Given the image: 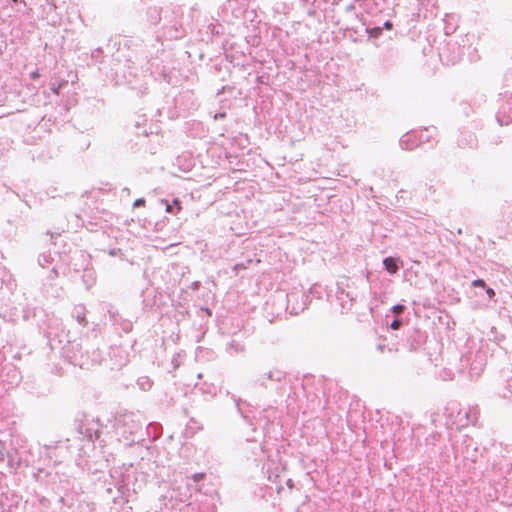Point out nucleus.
<instances>
[{
    "label": "nucleus",
    "mask_w": 512,
    "mask_h": 512,
    "mask_svg": "<svg viewBox=\"0 0 512 512\" xmlns=\"http://www.w3.org/2000/svg\"><path fill=\"white\" fill-rule=\"evenodd\" d=\"M68 334L65 335L66 342L61 347L62 356L74 366H79L82 369H89L93 365L100 364L103 357L102 352L99 348L92 349V358H84L82 351L85 344H88V337H80L78 339H69Z\"/></svg>",
    "instance_id": "obj_1"
},
{
    "label": "nucleus",
    "mask_w": 512,
    "mask_h": 512,
    "mask_svg": "<svg viewBox=\"0 0 512 512\" xmlns=\"http://www.w3.org/2000/svg\"><path fill=\"white\" fill-rule=\"evenodd\" d=\"M143 426L141 416L133 412H126L116 419L115 429L119 439L125 445H132L143 440Z\"/></svg>",
    "instance_id": "obj_2"
},
{
    "label": "nucleus",
    "mask_w": 512,
    "mask_h": 512,
    "mask_svg": "<svg viewBox=\"0 0 512 512\" xmlns=\"http://www.w3.org/2000/svg\"><path fill=\"white\" fill-rule=\"evenodd\" d=\"M353 284L354 283L347 276H341L337 280L336 299L342 308V311L350 310L357 298Z\"/></svg>",
    "instance_id": "obj_3"
},
{
    "label": "nucleus",
    "mask_w": 512,
    "mask_h": 512,
    "mask_svg": "<svg viewBox=\"0 0 512 512\" xmlns=\"http://www.w3.org/2000/svg\"><path fill=\"white\" fill-rule=\"evenodd\" d=\"M311 302L309 292L302 287H295L286 294V309L291 315L303 312Z\"/></svg>",
    "instance_id": "obj_4"
},
{
    "label": "nucleus",
    "mask_w": 512,
    "mask_h": 512,
    "mask_svg": "<svg viewBox=\"0 0 512 512\" xmlns=\"http://www.w3.org/2000/svg\"><path fill=\"white\" fill-rule=\"evenodd\" d=\"M77 422V432L83 437V439L94 443V441L99 438L101 433V424L98 419L84 414L80 419H77Z\"/></svg>",
    "instance_id": "obj_5"
},
{
    "label": "nucleus",
    "mask_w": 512,
    "mask_h": 512,
    "mask_svg": "<svg viewBox=\"0 0 512 512\" xmlns=\"http://www.w3.org/2000/svg\"><path fill=\"white\" fill-rule=\"evenodd\" d=\"M116 488L123 503H128L132 494L137 492L135 475L130 472L123 474L121 479L117 481Z\"/></svg>",
    "instance_id": "obj_6"
},
{
    "label": "nucleus",
    "mask_w": 512,
    "mask_h": 512,
    "mask_svg": "<svg viewBox=\"0 0 512 512\" xmlns=\"http://www.w3.org/2000/svg\"><path fill=\"white\" fill-rule=\"evenodd\" d=\"M496 120L501 126L512 123V92L500 94Z\"/></svg>",
    "instance_id": "obj_7"
},
{
    "label": "nucleus",
    "mask_w": 512,
    "mask_h": 512,
    "mask_svg": "<svg viewBox=\"0 0 512 512\" xmlns=\"http://www.w3.org/2000/svg\"><path fill=\"white\" fill-rule=\"evenodd\" d=\"M286 372L279 368H272L267 372L258 374L254 379V384L259 387L268 388L269 382L282 383L286 379Z\"/></svg>",
    "instance_id": "obj_8"
},
{
    "label": "nucleus",
    "mask_w": 512,
    "mask_h": 512,
    "mask_svg": "<svg viewBox=\"0 0 512 512\" xmlns=\"http://www.w3.org/2000/svg\"><path fill=\"white\" fill-rule=\"evenodd\" d=\"M454 451V458L457 460L459 457H462L463 460H470L471 462L476 461L477 448L472 447V443L470 440H463L461 445H452Z\"/></svg>",
    "instance_id": "obj_9"
},
{
    "label": "nucleus",
    "mask_w": 512,
    "mask_h": 512,
    "mask_svg": "<svg viewBox=\"0 0 512 512\" xmlns=\"http://www.w3.org/2000/svg\"><path fill=\"white\" fill-rule=\"evenodd\" d=\"M427 140L422 132L409 131L400 138L399 144L404 150H413Z\"/></svg>",
    "instance_id": "obj_10"
},
{
    "label": "nucleus",
    "mask_w": 512,
    "mask_h": 512,
    "mask_svg": "<svg viewBox=\"0 0 512 512\" xmlns=\"http://www.w3.org/2000/svg\"><path fill=\"white\" fill-rule=\"evenodd\" d=\"M172 14H174V12ZM163 29L164 36L169 40L179 39L184 36L182 23L175 15H172L171 20L163 26Z\"/></svg>",
    "instance_id": "obj_11"
},
{
    "label": "nucleus",
    "mask_w": 512,
    "mask_h": 512,
    "mask_svg": "<svg viewBox=\"0 0 512 512\" xmlns=\"http://www.w3.org/2000/svg\"><path fill=\"white\" fill-rule=\"evenodd\" d=\"M108 314L110 321L114 326L119 327L125 333H129L132 330V322L128 319H125L117 310L109 309Z\"/></svg>",
    "instance_id": "obj_12"
},
{
    "label": "nucleus",
    "mask_w": 512,
    "mask_h": 512,
    "mask_svg": "<svg viewBox=\"0 0 512 512\" xmlns=\"http://www.w3.org/2000/svg\"><path fill=\"white\" fill-rule=\"evenodd\" d=\"M459 419L454 423L458 428L467 426L469 423L474 424L477 420L476 413L472 412V409H466L463 412H458Z\"/></svg>",
    "instance_id": "obj_13"
},
{
    "label": "nucleus",
    "mask_w": 512,
    "mask_h": 512,
    "mask_svg": "<svg viewBox=\"0 0 512 512\" xmlns=\"http://www.w3.org/2000/svg\"><path fill=\"white\" fill-rule=\"evenodd\" d=\"M87 309L83 304H77L73 307L71 315L78 322L79 325L85 327L88 325L86 318Z\"/></svg>",
    "instance_id": "obj_14"
},
{
    "label": "nucleus",
    "mask_w": 512,
    "mask_h": 512,
    "mask_svg": "<svg viewBox=\"0 0 512 512\" xmlns=\"http://www.w3.org/2000/svg\"><path fill=\"white\" fill-rule=\"evenodd\" d=\"M232 399L236 405L239 414L243 417L245 422L250 426H254L253 419L249 416L248 412L245 411L243 408V405H246L247 407H249L250 405L235 395H232Z\"/></svg>",
    "instance_id": "obj_15"
},
{
    "label": "nucleus",
    "mask_w": 512,
    "mask_h": 512,
    "mask_svg": "<svg viewBox=\"0 0 512 512\" xmlns=\"http://www.w3.org/2000/svg\"><path fill=\"white\" fill-rule=\"evenodd\" d=\"M409 351H416L422 344V337L417 330H413L407 338Z\"/></svg>",
    "instance_id": "obj_16"
},
{
    "label": "nucleus",
    "mask_w": 512,
    "mask_h": 512,
    "mask_svg": "<svg viewBox=\"0 0 512 512\" xmlns=\"http://www.w3.org/2000/svg\"><path fill=\"white\" fill-rule=\"evenodd\" d=\"M376 350L388 359L393 358L394 355L398 352V348L395 345L389 346L383 342H380L376 345Z\"/></svg>",
    "instance_id": "obj_17"
},
{
    "label": "nucleus",
    "mask_w": 512,
    "mask_h": 512,
    "mask_svg": "<svg viewBox=\"0 0 512 512\" xmlns=\"http://www.w3.org/2000/svg\"><path fill=\"white\" fill-rule=\"evenodd\" d=\"M383 265L385 270L390 274H395L400 266H399V259L394 257H386L383 259Z\"/></svg>",
    "instance_id": "obj_18"
},
{
    "label": "nucleus",
    "mask_w": 512,
    "mask_h": 512,
    "mask_svg": "<svg viewBox=\"0 0 512 512\" xmlns=\"http://www.w3.org/2000/svg\"><path fill=\"white\" fill-rule=\"evenodd\" d=\"M82 281L87 289H90L96 283V273L93 269H84Z\"/></svg>",
    "instance_id": "obj_19"
},
{
    "label": "nucleus",
    "mask_w": 512,
    "mask_h": 512,
    "mask_svg": "<svg viewBox=\"0 0 512 512\" xmlns=\"http://www.w3.org/2000/svg\"><path fill=\"white\" fill-rule=\"evenodd\" d=\"M7 376L11 379L8 380L9 385H17L21 379L20 372L14 366H6Z\"/></svg>",
    "instance_id": "obj_20"
},
{
    "label": "nucleus",
    "mask_w": 512,
    "mask_h": 512,
    "mask_svg": "<svg viewBox=\"0 0 512 512\" xmlns=\"http://www.w3.org/2000/svg\"><path fill=\"white\" fill-rule=\"evenodd\" d=\"M244 349V345L235 340H231L226 346V352L231 356L244 352Z\"/></svg>",
    "instance_id": "obj_21"
},
{
    "label": "nucleus",
    "mask_w": 512,
    "mask_h": 512,
    "mask_svg": "<svg viewBox=\"0 0 512 512\" xmlns=\"http://www.w3.org/2000/svg\"><path fill=\"white\" fill-rule=\"evenodd\" d=\"M147 120L143 119L142 122L136 121L135 122V128H136V134L138 136L148 137L150 134H153V132L150 130L148 131L146 129Z\"/></svg>",
    "instance_id": "obj_22"
},
{
    "label": "nucleus",
    "mask_w": 512,
    "mask_h": 512,
    "mask_svg": "<svg viewBox=\"0 0 512 512\" xmlns=\"http://www.w3.org/2000/svg\"><path fill=\"white\" fill-rule=\"evenodd\" d=\"M137 385L143 391H148L151 389L153 382L148 376H141L137 380Z\"/></svg>",
    "instance_id": "obj_23"
},
{
    "label": "nucleus",
    "mask_w": 512,
    "mask_h": 512,
    "mask_svg": "<svg viewBox=\"0 0 512 512\" xmlns=\"http://www.w3.org/2000/svg\"><path fill=\"white\" fill-rule=\"evenodd\" d=\"M93 348H98V347L88 338V344H85L84 349L82 351L83 357L88 358V360H91Z\"/></svg>",
    "instance_id": "obj_24"
},
{
    "label": "nucleus",
    "mask_w": 512,
    "mask_h": 512,
    "mask_svg": "<svg viewBox=\"0 0 512 512\" xmlns=\"http://www.w3.org/2000/svg\"><path fill=\"white\" fill-rule=\"evenodd\" d=\"M149 20L152 24H158L161 20L160 11L157 8L149 9Z\"/></svg>",
    "instance_id": "obj_25"
},
{
    "label": "nucleus",
    "mask_w": 512,
    "mask_h": 512,
    "mask_svg": "<svg viewBox=\"0 0 512 512\" xmlns=\"http://www.w3.org/2000/svg\"><path fill=\"white\" fill-rule=\"evenodd\" d=\"M173 493H174V490L172 491V493L169 496V502H172V500L174 498ZM167 499H168L167 495L160 496L159 499H158L159 505L156 506V508L159 509V510H162L163 508H167L168 507Z\"/></svg>",
    "instance_id": "obj_26"
},
{
    "label": "nucleus",
    "mask_w": 512,
    "mask_h": 512,
    "mask_svg": "<svg viewBox=\"0 0 512 512\" xmlns=\"http://www.w3.org/2000/svg\"><path fill=\"white\" fill-rule=\"evenodd\" d=\"M165 203H166V211L168 213L174 214L175 213V207H176L177 211L181 209L180 201L178 199H174L173 200V205L169 204V202L167 200H165Z\"/></svg>",
    "instance_id": "obj_27"
},
{
    "label": "nucleus",
    "mask_w": 512,
    "mask_h": 512,
    "mask_svg": "<svg viewBox=\"0 0 512 512\" xmlns=\"http://www.w3.org/2000/svg\"><path fill=\"white\" fill-rule=\"evenodd\" d=\"M52 258L50 254H41L38 257V263L40 266L45 267L51 262Z\"/></svg>",
    "instance_id": "obj_28"
},
{
    "label": "nucleus",
    "mask_w": 512,
    "mask_h": 512,
    "mask_svg": "<svg viewBox=\"0 0 512 512\" xmlns=\"http://www.w3.org/2000/svg\"><path fill=\"white\" fill-rule=\"evenodd\" d=\"M67 85V81L63 80L62 82L56 84L55 82L51 83V91L56 94V95H59L60 93V90L63 86Z\"/></svg>",
    "instance_id": "obj_29"
},
{
    "label": "nucleus",
    "mask_w": 512,
    "mask_h": 512,
    "mask_svg": "<svg viewBox=\"0 0 512 512\" xmlns=\"http://www.w3.org/2000/svg\"><path fill=\"white\" fill-rule=\"evenodd\" d=\"M8 464L10 465V467L16 469L20 465V460L16 459L13 454L8 453Z\"/></svg>",
    "instance_id": "obj_30"
},
{
    "label": "nucleus",
    "mask_w": 512,
    "mask_h": 512,
    "mask_svg": "<svg viewBox=\"0 0 512 512\" xmlns=\"http://www.w3.org/2000/svg\"><path fill=\"white\" fill-rule=\"evenodd\" d=\"M391 310L394 315L399 316L405 310V306L402 304H396L391 308Z\"/></svg>",
    "instance_id": "obj_31"
},
{
    "label": "nucleus",
    "mask_w": 512,
    "mask_h": 512,
    "mask_svg": "<svg viewBox=\"0 0 512 512\" xmlns=\"http://www.w3.org/2000/svg\"><path fill=\"white\" fill-rule=\"evenodd\" d=\"M402 325H403V321H402V319L395 318V319L390 323V328H391L392 330H398Z\"/></svg>",
    "instance_id": "obj_32"
},
{
    "label": "nucleus",
    "mask_w": 512,
    "mask_h": 512,
    "mask_svg": "<svg viewBox=\"0 0 512 512\" xmlns=\"http://www.w3.org/2000/svg\"><path fill=\"white\" fill-rule=\"evenodd\" d=\"M205 478L204 473H195L192 476L193 481L197 484L198 482L202 481Z\"/></svg>",
    "instance_id": "obj_33"
},
{
    "label": "nucleus",
    "mask_w": 512,
    "mask_h": 512,
    "mask_svg": "<svg viewBox=\"0 0 512 512\" xmlns=\"http://www.w3.org/2000/svg\"><path fill=\"white\" fill-rule=\"evenodd\" d=\"M472 285L474 287H483V288H486V283L484 280L482 279H476L472 282Z\"/></svg>",
    "instance_id": "obj_34"
},
{
    "label": "nucleus",
    "mask_w": 512,
    "mask_h": 512,
    "mask_svg": "<svg viewBox=\"0 0 512 512\" xmlns=\"http://www.w3.org/2000/svg\"><path fill=\"white\" fill-rule=\"evenodd\" d=\"M145 199L144 198H138L134 201L133 203V207H141V206H144L145 205Z\"/></svg>",
    "instance_id": "obj_35"
},
{
    "label": "nucleus",
    "mask_w": 512,
    "mask_h": 512,
    "mask_svg": "<svg viewBox=\"0 0 512 512\" xmlns=\"http://www.w3.org/2000/svg\"><path fill=\"white\" fill-rule=\"evenodd\" d=\"M225 117H226V113H225V112H219V113H216V114L214 115V119H215V120L223 119V118H225Z\"/></svg>",
    "instance_id": "obj_36"
},
{
    "label": "nucleus",
    "mask_w": 512,
    "mask_h": 512,
    "mask_svg": "<svg viewBox=\"0 0 512 512\" xmlns=\"http://www.w3.org/2000/svg\"><path fill=\"white\" fill-rule=\"evenodd\" d=\"M373 36H378L381 32H382V29L380 27H377V28H373Z\"/></svg>",
    "instance_id": "obj_37"
},
{
    "label": "nucleus",
    "mask_w": 512,
    "mask_h": 512,
    "mask_svg": "<svg viewBox=\"0 0 512 512\" xmlns=\"http://www.w3.org/2000/svg\"><path fill=\"white\" fill-rule=\"evenodd\" d=\"M120 251H121L120 249H116V248H114V249H111V250L109 251V254H110L111 256H116V255H118V253H120Z\"/></svg>",
    "instance_id": "obj_38"
},
{
    "label": "nucleus",
    "mask_w": 512,
    "mask_h": 512,
    "mask_svg": "<svg viewBox=\"0 0 512 512\" xmlns=\"http://www.w3.org/2000/svg\"><path fill=\"white\" fill-rule=\"evenodd\" d=\"M486 292H487V294H488V296H489L490 298H491V297H493V296L495 295V292H494V290H493L492 288L487 287V288H486Z\"/></svg>",
    "instance_id": "obj_39"
},
{
    "label": "nucleus",
    "mask_w": 512,
    "mask_h": 512,
    "mask_svg": "<svg viewBox=\"0 0 512 512\" xmlns=\"http://www.w3.org/2000/svg\"><path fill=\"white\" fill-rule=\"evenodd\" d=\"M428 190H429V192H430V195H432V194H434V193H435L436 188H435V186H434V185H430V186L428 187Z\"/></svg>",
    "instance_id": "obj_40"
},
{
    "label": "nucleus",
    "mask_w": 512,
    "mask_h": 512,
    "mask_svg": "<svg viewBox=\"0 0 512 512\" xmlns=\"http://www.w3.org/2000/svg\"><path fill=\"white\" fill-rule=\"evenodd\" d=\"M209 393L212 395L216 394V387L215 386H209Z\"/></svg>",
    "instance_id": "obj_41"
},
{
    "label": "nucleus",
    "mask_w": 512,
    "mask_h": 512,
    "mask_svg": "<svg viewBox=\"0 0 512 512\" xmlns=\"http://www.w3.org/2000/svg\"><path fill=\"white\" fill-rule=\"evenodd\" d=\"M245 268V265L242 264V263H238L234 266V269L237 270V269H244Z\"/></svg>",
    "instance_id": "obj_42"
},
{
    "label": "nucleus",
    "mask_w": 512,
    "mask_h": 512,
    "mask_svg": "<svg viewBox=\"0 0 512 512\" xmlns=\"http://www.w3.org/2000/svg\"><path fill=\"white\" fill-rule=\"evenodd\" d=\"M392 26H393V24H392L390 21H386V22L384 23V27H385V28H387V29H391V28H392Z\"/></svg>",
    "instance_id": "obj_43"
},
{
    "label": "nucleus",
    "mask_w": 512,
    "mask_h": 512,
    "mask_svg": "<svg viewBox=\"0 0 512 512\" xmlns=\"http://www.w3.org/2000/svg\"><path fill=\"white\" fill-rule=\"evenodd\" d=\"M38 77H39V73L38 72L31 73V78L32 79H37Z\"/></svg>",
    "instance_id": "obj_44"
},
{
    "label": "nucleus",
    "mask_w": 512,
    "mask_h": 512,
    "mask_svg": "<svg viewBox=\"0 0 512 512\" xmlns=\"http://www.w3.org/2000/svg\"><path fill=\"white\" fill-rule=\"evenodd\" d=\"M14 4L23 3L24 6H26V3L22 0H12Z\"/></svg>",
    "instance_id": "obj_45"
},
{
    "label": "nucleus",
    "mask_w": 512,
    "mask_h": 512,
    "mask_svg": "<svg viewBox=\"0 0 512 512\" xmlns=\"http://www.w3.org/2000/svg\"><path fill=\"white\" fill-rule=\"evenodd\" d=\"M176 501L185 502L186 501V495H184V497H180L179 499H176Z\"/></svg>",
    "instance_id": "obj_46"
},
{
    "label": "nucleus",
    "mask_w": 512,
    "mask_h": 512,
    "mask_svg": "<svg viewBox=\"0 0 512 512\" xmlns=\"http://www.w3.org/2000/svg\"><path fill=\"white\" fill-rule=\"evenodd\" d=\"M354 9V5H349L347 8H346V11H351Z\"/></svg>",
    "instance_id": "obj_47"
},
{
    "label": "nucleus",
    "mask_w": 512,
    "mask_h": 512,
    "mask_svg": "<svg viewBox=\"0 0 512 512\" xmlns=\"http://www.w3.org/2000/svg\"><path fill=\"white\" fill-rule=\"evenodd\" d=\"M287 485H288L289 487H292V486H293V482H292V480H291V479H289V480L287 481Z\"/></svg>",
    "instance_id": "obj_48"
},
{
    "label": "nucleus",
    "mask_w": 512,
    "mask_h": 512,
    "mask_svg": "<svg viewBox=\"0 0 512 512\" xmlns=\"http://www.w3.org/2000/svg\"><path fill=\"white\" fill-rule=\"evenodd\" d=\"M51 272L53 273L52 277H56L57 276V271L55 270V268H53Z\"/></svg>",
    "instance_id": "obj_49"
},
{
    "label": "nucleus",
    "mask_w": 512,
    "mask_h": 512,
    "mask_svg": "<svg viewBox=\"0 0 512 512\" xmlns=\"http://www.w3.org/2000/svg\"><path fill=\"white\" fill-rule=\"evenodd\" d=\"M200 389L203 391V393H205V392L209 393V387L205 388V390L203 388H200Z\"/></svg>",
    "instance_id": "obj_50"
},
{
    "label": "nucleus",
    "mask_w": 512,
    "mask_h": 512,
    "mask_svg": "<svg viewBox=\"0 0 512 512\" xmlns=\"http://www.w3.org/2000/svg\"><path fill=\"white\" fill-rule=\"evenodd\" d=\"M506 504H507V505H512V499H510V500L506 501Z\"/></svg>",
    "instance_id": "obj_51"
},
{
    "label": "nucleus",
    "mask_w": 512,
    "mask_h": 512,
    "mask_svg": "<svg viewBox=\"0 0 512 512\" xmlns=\"http://www.w3.org/2000/svg\"><path fill=\"white\" fill-rule=\"evenodd\" d=\"M449 33H450L449 28L446 27V34H449Z\"/></svg>",
    "instance_id": "obj_52"
},
{
    "label": "nucleus",
    "mask_w": 512,
    "mask_h": 512,
    "mask_svg": "<svg viewBox=\"0 0 512 512\" xmlns=\"http://www.w3.org/2000/svg\"><path fill=\"white\" fill-rule=\"evenodd\" d=\"M473 142H474V140H473V139H471V141H470V146H472V145H473Z\"/></svg>",
    "instance_id": "obj_53"
}]
</instances>
